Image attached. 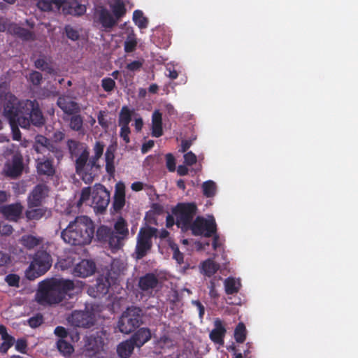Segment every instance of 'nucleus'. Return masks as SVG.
<instances>
[{
    "instance_id": "a18cd8bd",
    "label": "nucleus",
    "mask_w": 358,
    "mask_h": 358,
    "mask_svg": "<svg viewBox=\"0 0 358 358\" xmlns=\"http://www.w3.org/2000/svg\"><path fill=\"white\" fill-rule=\"evenodd\" d=\"M29 81L34 86H38L41 84L43 80L42 74L36 71H32L29 76Z\"/></svg>"
},
{
    "instance_id": "6e6552de",
    "label": "nucleus",
    "mask_w": 358,
    "mask_h": 358,
    "mask_svg": "<svg viewBox=\"0 0 358 358\" xmlns=\"http://www.w3.org/2000/svg\"><path fill=\"white\" fill-rule=\"evenodd\" d=\"M143 310L136 306L129 307L124 310L117 322L119 331L123 334H130L143 323Z\"/></svg>"
},
{
    "instance_id": "473e14b6",
    "label": "nucleus",
    "mask_w": 358,
    "mask_h": 358,
    "mask_svg": "<svg viewBox=\"0 0 358 358\" xmlns=\"http://www.w3.org/2000/svg\"><path fill=\"white\" fill-rule=\"evenodd\" d=\"M47 209L43 208H31L25 212L26 217L28 220H38L43 217H45Z\"/></svg>"
},
{
    "instance_id": "69168bd1",
    "label": "nucleus",
    "mask_w": 358,
    "mask_h": 358,
    "mask_svg": "<svg viewBox=\"0 0 358 358\" xmlns=\"http://www.w3.org/2000/svg\"><path fill=\"white\" fill-rule=\"evenodd\" d=\"M50 140L43 135H37L35 138L34 144L39 145L40 146H48Z\"/></svg>"
},
{
    "instance_id": "680f3d73",
    "label": "nucleus",
    "mask_w": 358,
    "mask_h": 358,
    "mask_svg": "<svg viewBox=\"0 0 358 358\" xmlns=\"http://www.w3.org/2000/svg\"><path fill=\"white\" fill-rule=\"evenodd\" d=\"M52 4L50 0H39L37 6L38 8L43 11H50L52 10Z\"/></svg>"
},
{
    "instance_id": "ea45409f",
    "label": "nucleus",
    "mask_w": 358,
    "mask_h": 358,
    "mask_svg": "<svg viewBox=\"0 0 358 358\" xmlns=\"http://www.w3.org/2000/svg\"><path fill=\"white\" fill-rule=\"evenodd\" d=\"M203 194L206 197H213L216 192V184L213 180H208L202 185Z\"/></svg>"
},
{
    "instance_id": "0e129e2a",
    "label": "nucleus",
    "mask_w": 358,
    "mask_h": 358,
    "mask_svg": "<svg viewBox=\"0 0 358 358\" xmlns=\"http://www.w3.org/2000/svg\"><path fill=\"white\" fill-rule=\"evenodd\" d=\"M15 350L21 353H25L27 348V341L24 338L17 339L15 342Z\"/></svg>"
},
{
    "instance_id": "2eb2a0df",
    "label": "nucleus",
    "mask_w": 358,
    "mask_h": 358,
    "mask_svg": "<svg viewBox=\"0 0 358 358\" xmlns=\"http://www.w3.org/2000/svg\"><path fill=\"white\" fill-rule=\"evenodd\" d=\"M159 279L153 273H148L138 279V287L145 294H152L153 290L157 287Z\"/></svg>"
},
{
    "instance_id": "b1692460",
    "label": "nucleus",
    "mask_w": 358,
    "mask_h": 358,
    "mask_svg": "<svg viewBox=\"0 0 358 358\" xmlns=\"http://www.w3.org/2000/svg\"><path fill=\"white\" fill-rule=\"evenodd\" d=\"M151 338V332L148 328H140L131 338V341L137 348H141Z\"/></svg>"
},
{
    "instance_id": "58836bf2",
    "label": "nucleus",
    "mask_w": 358,
    "mask_h": 358,
    "mask_svg": "<svg viewBox=\"0 0 358 358\" xmlns=\"http://www.w3.org/2000/svg\"><path fill=\"white\" fill-rule=\"evenodd\" d=\"M234 338L237 343H243L246 338V328L243 322H239L234 330Z\"/></svg>"
},
{
    "instance_id": "774afa93",
    "label": "nucleus",
    "mask_w": 358,
    "mask_h": 358,
    "mask_svg": "<svg viewBox=\"0 0 358 358\" xmlns=\"http://www.w3.org/2000/svg\"><path fill=\"white\" fill-rule=\"evenodd\" d=\"M145 220L148 222V224H157V216L152 212L151 209L146 213Z\"/></svg>"
},
{
    "instance_id": "a878e982",
    "label": "nucleus",
    "mask_w": 358,
    "mask_h": 358,
    "mask_svg": "<svg viewBox=\"0 0 358 358\" xmlns=\"http://www.w3.org/2000/svg\"><path fill=\"white\" fill-rule=\"evenodd\" d=\"M152 136L153 137H160L163 135L162 128V114L159 110L153 112L152 115Z\"/></svg>"
},
{
    "instance_id": "37998d69",
    "label": "nucleus",
    "mask_w": 358,
    "mask_h": 358,
    "mask_svg": "<svg viewBox=\"0 0 358 358\" xmlns=\"http://www.w3.org/2000/svg\"><path fill=\"white\" fill-rule=\"evenodd\" d=\"M169 246L173 251V258L177 262L178 264H181L183 263L184 256L182 252H180L178 245L173 242L169 243Z\"/></svg>"
},
{
    "instance_id": "c85d7f7f",
    "label": "nucleus",
    "mask_w": 358,
    "mask_h": 358,
    "mask_svg": "<svg viewBox=\"0 0 358 358\" xmlns=\"http://www.w3.org/2000/svg\"><path fill=\"white\" fill-rule=\"evenodd\" d=\"M136 347L131 339L120 343L117 348V352L121 358H129Z\"/></svg>"
},
{
    "instance_id": "2f4dec72",
    "label": "nucleus",
    "mask_w": 358,
    "mask_h": 358,
    "mask_svg": "<svg viewBox=\"0 0 358 358\" xmlns=\"http://www.w3.org/2000/svg\"><path fill=\"white\" fill-rule=\"evenodd\" d=\"M219 268L220 265L210 259L203 262L201 266L202 273L208 277L213 275Z\"/></svg>"
},
{
    "instance_id": "864d4df0",
    "label": "nucleus",
    "mask_w": 358,
    "mask_h": 358,
    "mask_svg": "<svg viewBox=\"0 0 358 358\" xmlns=\"http://www.w3.org/2000/svg\"><path fill=\"white\" fill-rule=\"evenodd\" d=\"M91 193V188L90 187L83 188L80 197L78 201V206H80L83 202L87 201L90 197Z\"/></svg>"
},
{
    "instance_id": "bb28decb",
    "label": "nucleus",
    "mask_w": 358,
    "mask_h": 358,
    "mask_svg": "<svg viewBox=\"0 0 358 358\" xmlns=\"http://www.w3.org/2000/svg\"><path fill=\"white\" fill-rule=\"evenodd\" d=\"M8 30L12 34L24 41H31L34 38V34L32 31L17 24L10 25Z\"/></svg>"
},
{
    "instance_id": "0eeeda50",
    "label": "nucleus",
    "mask_w": 358,
    "mask_h": 358,
    "mask_svg": "<svg viewBox=\"0 0 358 358\" xmlns=\"http://www.w3.org/2000/svg\"><path fill=\"white\" fill-rule=\"evenodd\" d=\"M158 229L150 225H145L141 227L136 236V244L134 252V257L136 259H141L145 257L152 248L153 238H157Z\"/></svg>"
},
{
    "instance_id": "3c124183",
    "label": "nucleus",
    "mask_w": 358,
    "mask_h": 358,
    "mask_svg": "<svg viewBox=\"0 0 358 358\" xmlns=\"http://www.w3.org/2000/svg\"><path fill=\"white\" fill-rule=\"evenodd\" d=\"M101 86L105 92H111L115 86V82L110 78H105L101 80Z\"/></svg>"
},
{
    "instance_id": "4468645a",
    "label": "nucleus",
    "mask_w": 358,
    "mask_h": 358,
    "mask_svg": "<svg viewBox=\"0 0 358 358\" xmlns=\"http://www.w3.org/2000/svg\"><path fill=\"white\" fill-rule=\"evenodd\" d=\"M48 188L44 184L36 185L27 197V205L29 208L38 207L41 205L43 200L48 195Z\"/></svg>"
},
{
    "instance_id": "603ef678",
    "label": "nucleus",
    "mask_w": 358,
    "mask_h": 358,
    "mask_svg": "<svg viewBox=\"0 0 358 358\" xmlns=\"http://www.w3.org/2000/svg\"><path fill=\"white\" fill-rule=\"evenodd\" d=\"M106 115H107L106 111L100 110L99 112V114L97 116L98 122L103 129H108V127H109L108 122L106 119Z\"/></svg>"
},
{
    "instance_id": "f704fd0d",
    "label": "nucleus",
    "mask_w": 358,
    "mask_h": 358,
    "mask_svg": "<svg viewBox=\"0 0 358 358\" xmlns=\"http://www.w3.org/2000/svg\"><path fill=\"white\" fill-rule=\"evenodd\" d=\"M70 128L76 131H81L83 129V117L79 114H73L69 119Z\"/></svg>"
},
{
    "instance_id": "4c0bfd02",
    "label": "nucleus",
    "mask_w": 358,
    "mask_h": 358,
    "mask_svg": "<svg viewBox=\"0 0 358 358\" xmlns=\"http://www.w3.org/2000/svg\"><path fill=\"white\" fill-rule=\"evenodd\" d=\"M133 21L141 29L148 27V19L143 16V13L140 10H136L133 13Z\"/></svg>"
},
{
    "instance_id": "9d476101",
    "label": "nucleus",
    "mask_w": 358,
    "mask_h": 358,
    "mask_svg": "<svg viewBox=\"0 0 358 358\" xmlns=\"http://www.w3.org/2000/svg\"><path fill=\"white\" fill-rule=\"evenodd\" d=\"M197 210V206L194 203H178L172 208L171 213L179 223L192 224Z\"/></svg>"
},
{
    "instance_id": "39448f33",
    "label": "nucleus",
    "mask_w": 358,
    "mask_h": 358,
    "mask_svg": "<svg viewBox=\"0 0 358 358\" xmlns=\"http://www.w3.org/2000/svg\"><path fill=\"white\" fill-rule=\"evenodd\" d=\"M83 230L80 225H67L62 232L63 240L73 245H84L91 243L94 237L95 225H84Z\"/></svg>"
},
{
    "instance_id": "e433bc0d",
    "label": "nucleus",
    "mask_w": 358,
    "mask_h": 358,
    "mask_svg": "<svg viewBox=\"0 0 358 358\" xmlns=\"http://www.w3.org/2000/svg\"><path fill=\"white\" fill-rule=\"evenodd\" d=\"M112 12L115 16V18L118 20L122 17L126 13V8L124 2L121 0L116 1L111 6Z\"/></svg>"
},
{
    "instance_id": "a19ab883",
    "label": "nucleus",
    "mask_w": 358,
    "mask_h": 358,
    "mask_svg": "<svg viewBox=\"0 0 358 358\" xmlns=\"http://www.w3.org/2000/svg\"><path fill=\"white\" fill-rule=\"evenodd\" d=\"M58 350L64 355H69L73 351V348L71 343L64 339H59L57 343Z\"/></svg>"
},
{
    "instance_id": "f3484780",
    "label": "nucleus",
    "mask_w": 358,
    "mask_h": 358,
    "mask_svg": "<svg viewBox=\"0 0 358 358\" xmlns=\"http://www.w3.org/2000/svg\"><path fill=\"white\" fill-rule=\"evenodd\" d=\"M95 269L96 265L94 262L83 259L75 266L72 273L76 277L86 278L92 275Z\"/></svg>"
},
{
    "instance_id": "393cba45",
    "label": "nucleus",
    "mask_w": 358,
    "mask_h": 358,
    "mask_svg": "<svg viewBox=\"0 0 358 358\" xmlns=\"http://www.w3.org/2000/svg\"><path fill=\"white\" fill-rule=\"evenodd\" d=\"M57 104L64 113L68 115H73L80 111V107L76 102L69 101L65 97H59Z\"/></svg>"
},
{
    "instance_id": "052dcab7",
    "label": "nucleus",
    "mask_w": 358,
    "mask_h": 358,
    "mask_svg": "<svg viewBox=\"0 0 358 358\" xmlns=\"http://www.w3.org/2000/svg\"><path fill=\"white\" fill-rule=\"evenodd\" d=\"M196 156L192 151L188 152L184 155V162L186 165L192 166L196 164Z\"/></svg>"
},
{
    "instance_id": "5701e85b",
    "label": "nucleus",
    "mask_w": 358,
    "mask_h": 358,
    "mask_svg": "<svg viewBox=\"0 0 358 358\" xmlns=\"http://www.w3.org/2000/svg\"><path fill=\"white\" fill-rule=\"evenodd\" d=\"M103 345L104 341L101 336L91 335L87 338L85 347L86 351L95 355L103 349Z\"/></svg>"
},
{
    "instance_id": "49530a36",
    "label": "nucleus",
    "mask_w": 358,
    "mask_h": 358,
    "mask_svg": "<svg viewBox=\"0 0 358 358\" xmlns=\"http://www.w3.org/2000/svg\"><path fill=\"white\" fill-rule=\"evenodd\" d=\"M136 39L134 37L129 36L127 39L124 41V51L127 53L132 52L136 50Z\"/></svg>"
},
{
    "instance_id": "412c9836",
    "label": "nucleus",
    "mask_w": 358,
    "mask_h": 358,
    "mask_svg": "<svg viewBox=\"0 0 358 358\" xmlns=\"http://www.w3.org/2000/svg\"><path fill=\"white\" fill-rule=\"evenodd\" d=\"M214 326L215 328L210 333V338L215 343L222 345L224 343L226 329L219 318L215 319Z\"/></svg>"
},
{
    "instance_id": "c03bdc74",
    "label": "nucleus",
    "mask_w": 358,
    "mask_h": 358,
    "mask_svg": "<svg viewBox=\"0 0 358 358\" xmlns=\"http://www.w3.org/2000/svg\"><path fill=\"white\" fill-rule=\"evenodd\" d=\"M43 317L41 314L38 313L28 319L27 323L31 328H37L43 323Z\"/></svg>"
},
{
    "instance_id": "72a5a7b5",
    "label": "nucleus",
    "mask_w": 358,
    "mask_h": 358,
    "mask_svg": "<svg viewBox=\"0 0 358 358\" xmlns=\"http://www.w3.org/2000/svg\"><path fill=\"white\" fill-rule=\"evenodd\" d=\"M43 241L42 238L36 237L32 235H24L22 236L20 242L27 249H32L39 245Z\"/></svg>"
},
{
    "instance_id": "09e8293b",
    "label": "nucleus",
    "mask_w": 358,
    "mask_h": 358,
    "mask_svg": "<svg viewBox=\"0 0 358 358\" xmlns=\"http://www.w3.org/2000/svg\"><path fill=\"white\" fill-rule=\"evenodd\" d=\"M64 31L67 38L71 41H75L79 39L80 34L78 30L72 27L71 25H66L64 27Z\"/></svg>"
},
{
    "instance_id": "cd10ccee",
    "label": "nucleus",
    "mask_w": 358,
    "mask_h": 358,
    "mask_svg": "<svg viewBox=\"0 0 358 358\" xmlns=\"http://www.w3.org/2000/svg\"><path fill=\"white\" fill-rule=\"evenodd\" d=\"M109 290V282L108 280L103 279H98L94 287L89 289L88 292L92 295V292H96L93 294L94 297H101L106 295Z\"/></svg>"
},
{
    "instance_id": "5fc2aeb1",
    "label": "nucleus",
    "mask_w": 358,
    "mask_h": 358,
    "mask_svg": "<svg viewBox=\"0 0 358 358\" xmlns=\"http://www.w3.org/2000/svg\"><path fill=\"white\" fill-rule=\"evenodd\" d=\"M121 127L120 136L126 143H129V134L131 132L129 124H119Z\"/></svg>"
},
{
    "instance_id": "ddd939ff",
    "label": "nucleus",
    "mask_w": 358,
    "mask_h": 358,
    "mask_svg": "<svg viewBox=\"0 0 358 358\" xmlns=\"http://www.w3.org/2000/svg\"><path fill=\"white\" fill-rule=\"evenodd\" d=\"M104 147L105 144L103 142L96 141L93 148L94 155L91 158L89 157V160L87 162V173H92V181L97 171L100 169V165L98 164V161L103 153Z\"/></svg>"
},
{
    "instance_id": "aec40b11",
    "label": "nucleus",
    "mask_w": 358,
    "mask_h": 358,
    "mask_svg": "<svg viewBox=\"0 0 358 358\" xmlns=\"http://www.w3.org/2000/svg\"><path fill=\"white\" fill-rule=\"evenodd\" d=\"M98 22L104 28L105 31H108L116 25L117 20L108 10L101 8L98 12Z\"/></svg>"
},
{
    "instance_id": "f8f14e48",
    "label": "nucleus",
    "mask_w": 358,
    "mask_h": 358,
    "mask_svg": "<svg viewBox=\"0 0 358 358\" xmlns=\"http://www.w3.org/2000/svg\"><path fill=\"white\" fill-rule=\"evenodd\" d=\"M68 321L77 327L90 328L94 324V317L87 311L74 310L68 317Z\"/></svg>"
},
{
    "instance_id": "f257e3e1",
    "label": "nucleus",
    "mask_w": 358,
    "mask_h": 358,
    "mask_svg": "<svg viewBox=\"0 0 358 358\" xmlns=\"http://www.w3.org/2000/svg\"><path fill=\"white\" fill-rule=\"evenodd\" d=\"M3 115L9 122H17L22 129L31 126L42 127L45 118L37 100H19L15 95L7 93L3 103Z\"/></svg>"
},
{
    "instance_id": "de8ad7c7",
    "label": "nucleus",
    "mask_w": 358,
    "mask_h": 358,
    "mask_svg": "<svg viewBox=\"0 0 358 358\" xmlns=\"http://www.w3.org/2000/svg\"><path fill=\"white\" fill-rule=\"evenodd\" d=\"M221 279L220 278L218 280H215V278L210 280L209 284L208 285V288L209 289V295L211 299H217L219 297V294L216 290V287L217 285L219 280Z\"/></svg>"
},
{
    "instance_id": "e2e57ef3",
    "label": "nucleus",
    "mask_w": 358,
    "mask_h": 358,
    "mask_svg": "<svg viewBox=\"0 0 358 358\" xmlns=\"http://www.w3.org/2000/svg\"><path fill=\"white\" fill-rule=\"evenodd\" d=\"M192 224H216L215 219L213 215H208L206 219L198 216Z\"/></svg>"
},
{
    "instance_id": "c9c22d12",
    "label": "nucleus",
    "mask_w": 358,
    "mask_h": 358,
    "mask_svg": "<svg viewBox=\"0 0 358 358\" xmlns=\"http://www.w3.org/2000/svg\"><path fill=\"white\" fill-rule=\"evenodd\" d=\"M133 113L134 110H130L128 106H124L119 114V124H129Z\"/></svg>"
},
{
    "instance_id": "423d86ee",
    "label": "nucleus",
    "mask_w": 358,
    "mask_h": 358,
    "mask_svg": "<svg viewBox=\"0 0 358 358\" xmlns=\"http://www.w3.org/2000/svg\"><path fill=\"white\" fill-rule=\"evenodd\" d=\"M52 264V259L50 253L43 249L37 250L25 271L26 278L34 280L43 275L51 268Z\"/></svg>"
},
{
    "instance_id": "dca6fc26",
    "label": "nucleus",
    "mask_w": 358,
    "mask_h": 358,
    "mask_svg": "<svg viewBox=\"0 0 358 358\" xmlns=\"http://www.w3.org/2000/svg\"><path fill=\"white\" fill-rule=\"evenodd\" d=\"M24 210L23 206L19 203L3 206L0 208V213L6 220L11 222H17L21 217Z\"/></svg>"
},
{
    "instance_id": "9b49d317",
    "label": "nucleus",
    "mask_w": 358,
    "mask_h": 358,
    "mask_svg": "<svg viewBox=\"0 0 358 358\" xmlns=\"http://www.w3.org/2000/svg\"><path fill=\"white\" fill-rule=\"evenodd\" d=\"M110 202V192L101 184H96L92 191V204L94 211L103 213Z\"/></svg>"
},
{
    "instance_id": "79ce46f5",
    "label": "nucleus",
    "mask_w": 358,
    "mask_h": 358,
    "mask_svg": "<svg viewBox=\"0 0 358 358\" xmlns=\"http://www.w3.org/2000/svg\"><path fill=\"white\" fill-rule=\"evenodd\" d=\"M3 342L0 345V353L5 355L8 350L14 345L15 339L13 336H10L6 338H2Z\"/></svg>"
},
{
    "instance_id": "8fccbe9b",
    "label": "nucleus",
    "mask_w": 358,
    "mask_h": 358,
    "mask_svg": "<svg viewBox=\"0 0 358 358\" xmlns=\"http://www.w3.org/2000/svg\"><path fill=\"white\" fill-rule=\"evenodd\" d=\"M47 152L53 153L55 157L58 159L63 157L62 149L51 141H50L48 144Z\"/></svg>"
},
{
    "instance_id": "4d7b16f0",
    "label": "nucleus",
    "mask_w": 358,
    "mask_h": 358,
    "mask_svg": "<svg viewBox=\"0 0 358 358\" xmlns=\"http://www.w3.org/2000/svg\"><path fill=\"white\" fill-rule=\"evenodd\" d=\"M166 168L170 172H173L176 170V159L173 154L168 153L166 155Z\"/></svg>"
},
{
    "instance_id": "f03ea898",
    "label": "nucleus",
    "mask_w": 358,
    "mask_h": 358,
    "mask_svg": "<svg viewBox=\"0 0 358 358\" xmlns=\"http://www.w3.org/2000/svg\"><path fill=\"white\" fill-rule=\"evenodd\" d=\"M77 286L73 280L50 278L41 281L36 292L37 301L41 304H57L69 296L72 298Z\"/></svg>"
},
{
    "instance_id": "4be33fe9",
    "label": "nucleus",
    "mask_w": 358,
    "mask_h": 358,
    "mask_svg": "<svg viewBox=\"0 0 358 358\" xmlns=\"http://www.w3.org/2000/svg\"><path fill=\"white\" fill-rule=\"evenodd\" d=\"M37 171L40 175L52 176L55 173V169L53 166V159L50 158L38 159L36 160Z\"/></svg>"
},
{
    "instance_id": "a211bd4d",
    "label": "nucleus",
    "mask_w": 358,
    "mask_h": 358,
    "mask_svg": "<svg viewBox=\"0 0 358 358\" xmlns=\"http://www.w3.org/2000/svg\"><path fill=\"white\" fill-rule=\"evenodd\" d=\"M23 169L22 156L15 154L13 156L10 164L7 165L6 174L10 178H15L22 174Z\"/></svg>"
},
{
    "instance_id": "c756f323",
    "label": "nucleus",
    "mask_w": 358,
    "mask_h": 358,
    "mask_svg": "<svg viewBox=\"0 0 358 358\" xmlns=\"http://www.w3.org/2000/svg\"><path fill=\"white\" fill-rule=\"evenodd\" d=\"M225 292L227 295H234L237 294L241 287V283L239 280L235 278L229 277L224 282Z\"/></svg>"
},
{
    "instance_id": "1a4fd4ad",
    "label": "nucleus",
    "mask_w": 358,
    "mask_h": 358,
    "mask_svg": "<svg viewBox=\"0 0 358 358\" xmlns=\"http://www.w3.org/2000/svg\"><path fill=\"white\" fill-rule=\"evenodd\" d=\"M181 227L182 230L189 229L194 236H202L204 237H213V248L216 251L224 252V245L222 240L217 234V225H177Z\"/></svg>"
},
{
    "instance_id": "13d9d810",
    "label": "nucleus",
    "mask_w": 358,
    "mask_h": 358,
    "mask_svg": "<svg viewBox=\"0 0 358 358\" xmlns=\"http://www.w3.org/2000/svg\"><path fill=\"white\" fill-rule=\"evenodd\" d=\"M76 8L74 10H71L67 11V14L80 16L83 15L86 12L85 6L80 3H74Z\"/></svg>"
},
{
    "instance_id": "6e6d98bb",
    "label": "nucleus",
    "mask_w": 358,
    "mask_h": 358,
    "mask_svg": "<svg viewBox=\"0 0 358 358\" xmlns=\"http://www.w3.org/2000/svg\"><path fill=\"white\" fill-rule=\"evenodd\" d=\"M5 280L9 286L18 287L20 285V277L16 274H8Z\"/></svg>"
},
{
    "instance_id": "7ed1b4c3",
    "label": "nucleus",
    "mask_w": 358,
    "mask_h": 358,
    "mask_svg": "<svg viewBox=\"0 0 358 358\" xmlns=\"http://www.w3.org/2000/svg\"><path fill=\"white\" fill-rule=\"evenodd\" d=\"M66 148L71 159H75L76 173L86 183L92 182V173H87V162L89 160L90 150L88 147L79 141L68 139Z\"/></svg>"
},
{
    "instance_id": "338daca9",
    "label": "nucleus",
    "mask_w": 358,
    "mask_h": 358,
    "mask_svg": "<svg viewBox=\"0 0 358 358\" xmlns=\"http://www.w3.org/2000/svg\"><path fill=\"white\" fill-rule=\"evenodd\" d=\"M115 148L113 145H109L105 153V161H114L115 160Z\"/></svg>"
},
{
    "instance_id": "bf43d9fd",
    "label": "nucleus",
    "mask_w": 358,
    "mask_h": 358,
    "mask_svg": "<svg viewBox=\"0 0 358 358\" xmlns=\"http://www.w3.org/2000/svg\"><path fill=\"white\" fill-rule=\"evenodd\" d=\"M12 129V136L14 141H20L21 139V132L18 128L20 126L17 122H9Z\"/></svg>"
},
{
    "instance_id": "20e7f679",
    "label": "nucleus",
    "mask_w": 358,
    "mask_h": 358,
    "mask_svg": "<svg viewBox=\"0 0 358 358\" xmlns=\"http://www.w3.org/2000/svg\"><path fill=\"white\" fill-rule=\"evenodd\" d=\"M114 229L106 225H100L96 229V238L99 241L108 242L113 252L120 250L124 245V241L129 236L127 225H113Z\"/></svg>"
},
{
    "instance_id": "7c9ffc66",
    "label": "nucleus",
    "mask_w": 358,
    "mask_h": 358,
    "mask_svg": "<svg viewBox=\"0 0 358 358\" xmlns=\"http://www.w3.org/2000/svg\"><path fill=\"white\" fill-rule=\"evenodd\" d=\"M34 66L36 69H40L42 71H45L48 74H55V71L51 65L50 61L47 57L43 56L38 57L34 62Z\"/></svg>"
},
{
    "instance_id": "6ab92c4d",
    "label": "nucleus",
    "mask_w": 358,
    "mask_h": 358,
    "mask_svg": "<svg viewBox=\"0 0 358 358\" xmlns=\"http://www.w3.org/2000/svg\"><path fill=\"white\" fill-rule=\"evenodd\" d=\"M125 205V192L123 184H117L115 192L113 206L111 209L112 214L118 213Z\"/></svg>"
}]
</instances>
